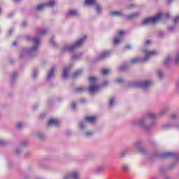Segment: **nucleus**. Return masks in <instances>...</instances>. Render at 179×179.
<instances>
[{"mask_svg":"<svg viewBox=\"0 0 179 179\" xmlns=\"http://www.w3.org/2000/svg\"><path fill=\"white\" fill-rule=\"evenodd\" d=\"M155 117H157L156 114H155L154 113H151L149 114L148 118L140 119L136 122V125H138V127H140V128H142L145 131H148L149 128L152 127V124H148V119L150 118V120H154Z\"/></svg>","mask_w":179,"mask_h":179,"instance_id":"f03ea898","label":"nucleus"},{"mask_svg":"<svg viewBox=\"0 0 179 179\" xmlns=\"http://www.w3.org/2000/svg\"><path fill=\"white\" fill-rule=\"evenodd\" d=\"M79 127H80V129H83L85 128V124L81 122V123H80Z\"/></svg>","mask_w":179,"mask_h":179,"instance_id":"f704fd0d","label":"nucleus"},{"mask_svg":"<svg viewBox=\"0 0 179 179\" xmlns=\"http://www.w3.org/2000/svg\"><path fill=\"white\" fill-rule=\"evenodd\" d=\"M96 10L98 13L100 12V6H96Z\"/></svg>","mask_w":179,"mask_h":179,"instance_id":"09e8293b","label":"nucleus"},{"mask_svg":"<svg viewBox=\"0 0 179 179\" xmlns=\"http://www.w3.org/2000/svg\"><path fill=\"white\" fill-rule=\"evenodd\" d=\"M176 83H179V78H178V79Z\"/></svg>","mask_w":179,"mask_h":179,"instance_id":"4d7b16f0","label":"nucleus"},{"mask_svg":"<svg viewBox=\"0 0 179 179\" xmlns=\"http://www.w3.org/2000/svg\"><path fill=\"white\" fill-rule=\"evenodd\" d=\"M13 45L14 47H16V42H13Z\"/></svg>","mask_w":179,"mask_h":179,"instance_id":"3c124183","label":"nucleus"},{"mask_svg":"<svg viewBox=\"0 0 179 179\" xmlns=\"http://www.w3.org/2000/svg\"><path fill=\"white\" fill-rule=\"evenodd\" d=\"M122 15V12L121 11H113L110 13L111 16H121Z\"/></svg>","mask_w":179,"mask_h":179,"instance_id":"6ab92c4d","label":"nucleus"},{"mask_svg":"<svg viewBox=\"0 0 179 179\" xmlns=\"http://www.w3.org/2000/svg\"><path fill=\"white\" fill-rule=\"evenodd\" d=\"M115 101V100L114 99V98H110V101H109V106L110 107H113L114 106Z\"/></svg>","mask_w":179,"mask_h":179,"instance_id":"393cba45","label":"nucleus"},{"mask_svg":"<svg viewBox=\"0 0 179 179\" xmlns=\"http://www.w3.org/2000/svg\"><path fill=\"white\" fill-rule=\"evenodd\" d=\"M50 43H54V39H51Z\"/></svg>","mask_w":179,"mask_h":179,"instance_id":"864d4df0","label":"nucleus"},{"mask_svg":"<svg viewBox=\"0 0 179 179\" xmlns=\"http://www.w3.org/2000/svg\"><path fill=\"white\" fill-rule=\"evenodd\" d=\"M116 82H117V83H122V78H117Z\"/></svg>","mask_w":179,"mask_h":179,"instance_id":"e433bc0d","label":"nucleus"},{"mask_svg":"<svg viewBox=\"0 0 179 179\" xmlns=\"http://www.w3.org/2000/svg\"><path fill=\"white\" fill-rule=\"evenodd\" d=\"M176 90L179 92V83H176Z\"/></svg>","mask_w":179,"mask_h":179,"instance_id":"37998d69","label":"nucleus"},{"mask_svg":"<svg viewBox=\"0 0 179 179\" xmlns=\"http://www.w3.org/2000/svg\"><path fill=\"white\" fill-rule=\"evenodd\" d=\"M175 64H176V65H178V64H179V52L177 53V55H176V56Z\"/></svg>","mask_w":179,"mask_h":179,"instance_id":"a878e982","label":"nucleus"},{"mask_svg":"<svg viewBox=\"0 0 179 179\" xmlns=\"http://www.w3.org/2000/svg\"><path fill=\"white\" fill-rule=\"evenodd\" d=\"M55 75V67L53 66L52 67L50 72L48 73L47 79L49 80V79H51V78H54Z\"/></svg>","mask_w":179,"mask_h":179,"instance_id":"9b49d317","label":"nucleus"},{"mask_svg":"<svg viewBox=\"0 0 179 179\" xmlns=\"http://www.w3.org/2000/svg\"><path fill=\"white\" fill-rule=\"evenodd\" d=\"M108 55H110V51H105L99 55V59H104V58H107Z\"/></svg>","mask_w":179,"mask_h":179,"instance_id":"ddd939ff","label":"nucleus"},{"mask_svg":"<svg viewBox=\"0 0 179 179\" xmlns=\"http://www.w3.org/2000/svg\"><path fill=\"white\" fill-rule=\"evenodd\" d=\"M108 83V82L106 81V82L103 83V86H107Z\"/></svg>","mask_w":179,"mask_h":179,"instance_id":"8fccbe9b","label":"nucleus"},{"mask_svg":"<svg viewBox=\"0 0 179 179\" xmlns=\"http://www.w3.org/2000/svg\"><path fill=\"white\" fill-rule=\"evenodd\" d=\"M139 16V13H135L134 14H131L129 16H127V19H129V20H132V19H136V17H138Z\"/></svg>","mask_w":179,"mask_h":179,"instance_id":"f3484780","label":"nucleus"},{"mask_svg":"<svg viewBox=\"0 0 179 179\" xmlns=\"http://www.w3.org/2000/svg\"><path fill=\"white\" fill-rule=\"evenodd\" d=\"M158 76H159V78H162V71H158Z\"/></svg>","mask_w":179,"mask_h":179,"instance_id":"a19ab883","label":"nucleus"},{"mask_svg":"<svg viewBox=\"0 0 179 179\" xmlns=\"http://www.w3.org/2000/svg\"><path fill=\"white\" fill-rule=\"evenodd\" d=\"M59 124V120L57 119L52 118L49 120L48 125H58Z\"/></svg>","mask_w":179,"mask_h":179,"instance_id":"f8f14e48","label":"nucleus"},{"mask_svg":"<svg viewBox=\"0 0 179 179\" xmlns=\"http://www.w3.org/2000/svg\"><path fill=\"white\" fill-rule=\"evenodd\" d=\"M5 144V141L2 139H0V145H4Z\"/></svg>","mask_w":179,"mask_h":179,"instance_id":"c03bdc74","label":"nucleus"},{"mask_svg":"<svg viewBox=\"0 0 179 179\" xmlns=\"http://www.w3.org/2000/svg\"><path fill=\"white\" fill-rule=\"evenodd\" d=\"M171 118H172V120H176V118H177V115H176V114L172 115Z\"/></svg>","mask_w":179,"mask_h":179,"instance_id":"ea45409f","label":"nucleus"},{"mask_svg":"<svg viewBox=\"0 0 179 179\" xmlns=\"http://www.w3.org/2000/svg\"><path fill=\"white\" fill-rule=\"evenodd\" d=\"M127 68V64H123V65H122L120 68H119V69H120V71H125V69Z\"/></svg>","mask_w":179,"mask_h":179,"instance_id":"c756f323","label":"nucleus"},{"mask_svg":"<svg viewBox=\"0 0 179 179\" xmlns=\"http://www.w3.org/2000/svg\"><path fill=\"white\" fill-rule=\"evenodd\" d=\"M122 170H123V171H129V166H128V165H123L122 166Z\"/></svg>","mask_w":179,"mask_h":179,"instance_id":"bb28decb","label":"nucleus"},{"mask_svg":"<svg viewBox=\"0 0 179 179\" xmlns=\"http://www.w3.org/2000/svg\"><path fill=\"white\" fill-rule=\"evenodd\" d=\"M165 17H166V18L170 17V14H169V13H166L165 14Z\"/></svg>","mask_w":179,"mask_h":179,"instance_id":"a18cd8bd","label":"nucleus"},{"mask_svg":"<svg viewBox=\"0 0 179 179\" xmlns=\"http://www.w3.org/2000/svg\"><path fill=\"white\" fill-rule=\"evenodd\" d=\"M152 179H156V178H152Z\"/></svg>","mask_w":179,"mask_h":179,"instance_id":"052dcab7","label":"nucleus"},{"mask_svg":"<svg viewBox=\"0 0 179 179\" xmlns=\"http://www.w3.org/2000/svg\"><path fill=\"white\" fill-rule=\"evenodd\" d=\"M121 43V38H115L113 39V43L117 45V44H120Z\"/></svg>","mask_w":179,"mask_h":179,"instance_id":"b1692460","label":"nucleus"},{"mask_svg":"<svg viewBox=\"0 0 179 179\" xmlns=\"http://www.w3.org/2000/svg\"><path fill=\"white\" fill-rule=\"evenodd\" d=\"M69 76V68H65L64 69L63 77L66 79Z\"/></svg>","mask_w":179,"mask_h":179,"instance_id":"dca6fc26","label":"nucleus"},{"mask_svg":"<svg viewBox=\"0 0 179 179\" xmlns=\"http://www.w3.org/2000/svg\"><path fill=\"white\" fill-rule=\"evenodd\" d=\"M38 138H39L40 139H42L43 134H38Z\"/></svg>","mask_w":179,"mask_h":179,"instance_id":"79ce46f5","label":"nucleus"},{"mask_svg":"<svg viewBox=\"0 0 179 179\" xmlns=\"http://www.w3.org/2000/svg\"><path fill=\"white\" fill-rule=\"evenodd\" d=\"M89 80L91 85L88 88L90 93H96V92H99L100 87L96 85L97 83V78H96V77H90Z\"/></svg>","mask_w":179,"mask_h":179,"instance_id":"39448f33","label":"nucleus"},{"mask_svg":"<svg viewBox=\"0 0 179 179\" xmlns=\"http://www.w3.org/2000/svg\"><path fill=\"white\" fill-rule=\"evenodd\" d=\"M110 72H111V71L110 69H103L101 71V74L106 76V75H108L109 73H110Z\"/></svg>","mask_w":179,"mask_h":179,"instance_id":"5701e85b","label":"nucleus"},{"mask_svg":"<svg viewBox=\"0 0 179 179\" xmlns=\"http://www.w3.org/2000/svg\"><path fill=\"white\" fill-rule=\"evenodd\" d=\"M86 41V36H83L81 39L77 41L74 45H67L62 48V51H72L75 48H79Z\"/></svg>","mask_w":179,"mask_h":179,"instance_id":"20e7f679","label":"nucleus"},{"mask_svg":"<svg viewBox=\"0 0 179 179\" xmlns=\"http://www.w3.org/2000/svg\"><path fill=\"white\" fill-rule=\"evenodd\" d=\"M55 5V1L54 0H52L49 1L46 4H41L37 6V10H43L45 8H47L48 6L49 8H52Z\"/></svg>","mask_w":179,"mask_h":179,"instance_id":"6e6552de","label":"nucleus"},{"mask_svg":"<svg viewBox=\"0 0 179 179\" xmlns=\"http://www.w3.org/2000/svg\"><path fill=\"white\" fill-rule=\"evenodd\" d=\"M85 89L83 87H78L76 89V92L77 93H81V92H83Z\"/></svg>","mask_w":179,"mask_h":179,"instance_id":"cd10ccee","label":"nucleus"},{"mask_svg":"<svg viewBox=\"0 0 179 179\" xmlns=\"http://www.w3.org/2000/svg\"><path fill=\"white\" fill-rule=\"evenodd\" d=\"M175 156V154L173 152H166L161 155L162 159H166V157H173Z\"/></svg>","mask_w":179,"mask_h":179,"instance_id":"4468645a","label":"nucleus"},{"mask_svg":"<svg viewBox=\"0 0 179 179\" xmlns=\"http://www.w3.org/2000/svg\"><path fill=\"white\" fill-rule=\"evenodd\" d=\"M118 34H119V36H124V31H119Z\"/></svg>","mask_w":179,"mask_h":179,"instance_id":"58836bf2","label":"nucleus"},{"mask_svg":"<svg viewBox=\"0 0 179 179\" xmlns=\"http://www.w3.org/2000/svg\"><path fill=\"white\" fill-rule=\"evenodd\" d=\"M126 48L129 49L131 48V46H126Z\"/></svg>","mask_w":179,"mask_h":179,"instance_id":"5fc2aeb1","label":"nucleus"},{"mask_svg":"<svg viewBox=\"0 0 179 179\" xmlns=\"http://www.w3.org/2000/svg\"><path fill=\"white\" fill-rule=\"evenodd\" d=\"M171 59V55H168L165 58V60L164 62V64L165 65H169L170 64V60Z\"/></svg>","mask_w":179,"mask_h":179,"instance_id":"a211bd4d","label":"nucleus"},{"mask_svg":"<svg viewBox=\"0 0 179 179\" xmlns=\"http://www.w3.org/2000/svg\"><path fill=\"white\" fill-rule=\"evenodd\" d=\"M20 0H14V2H19Z\"/></svg>","mask_w":179,"mask_h":179,"instance_id":"6e6d98bb","label":"nucleus"},{"mask_svg":"<svg viewBox=\"0 0 179 179\" xmlns=\"http://www.w3.org/2000/svg\"><path fill=\"white\" fill-rule=\"evenodd\" d=\"M68 15L69 16H76V15H78V11L76 10H71L69 11Z\"/></svg>","mask_w":179,"mask_h":179,"instance_id":"aec40b11","label":"nucleus"},{"mask_svg":"<svg viewBox=\"0 0 179 179\" xmlns=\"http://www.w3.org/2000/svg\"><path fill=\"white\" fill-rule=\"evenodd\" d=\"M153 82L145 80V81H138L133 84L134 87H141V89H148L149 86L152 85Z\"/></svg>","mask_w":179,"mask_h":179,"instance_id":"0eeeda50","label":"nucleus"},{"mask_svg":"<svg viewBox=\"0 0 179 179\" xmlns=\"http://www.w3.org/2000/svg\"><path fill=\"white\" fill-rule=\"evenodd\" d=\"M71 108H72L73 110H75V108H76V104L75 103V102H73V103H71Z\"/></svg>","mask_w":179,"mask_h":179,"instance_id":"72a5a7b5","label":"nucleus"},{"mask_svg":"<svg viewBox=\"0 0 179 179\" xmlns=\"http://www.w3.org/2000/svg\"><path fill=\"white\" fill-rule=\"evenodd\" d=\"M85 120L87 122H91L92 124H93V122H96L97 117L94 116H87L85 117Z\"/></svg>","mask_w":179,"mask_h":179,"instance_id":"9d476101","label":"nucleus"},{"mask_svg":"<svg viewBox=\"0 0 179 179\" xmlns=\"http://www.w3.org/2000/svg\"><path fill=\"white\" fill-rule=\"evenodd\" d=\"M27 25V22L24 21L22 23V27H26V26Z\"/></svg>","mask_w":179,"mask_h":179,"instance_id":"4c0bfd02","label":"nucleus"},{"mask_svg":"<svg viewBox=\"0 0 179 179\" xmlns=\"http://www.w3.org/2000/svg\"><path fill=\"white\" fill-rule=\"evenodd\" d=\"M23 127V124L21 122H18L16 124V128H17L18 129H20V128H22Z\"/></svg>","mask_w":179,"mask_h":179,"instance_id":"7c9ffc66","label":"nucleus"},{"mask_svg":"<svg viewBox=\"0 0 179 179\" xmlns=\"http://www.w3.org/2000/svg\"><path fill=\"white\" fill-rule=\"evenodd\" d=\"M85 3L89 6H92V5H97L96 0H85Z\"/></svg>","mask_w":179,"mask_h":179,"instance_id":"2eb2a0df","label":"nucleus"},{"mask_svg":"<svg viewBox=\"0 0 179 179\" xmlns=\"http://www.w3.org/2000/svg\"><path fill=\"white\" fill-rule=\"evenodd\" d=\"M129 7H130V8L132 7V5H130Z\"/></svg>","mask_w":179,"mask_h":179,"instance_id":"bf43d9fd","label":"nucleus"},{"mask_svg":"<svg viewBox=\"0 0 179 179\" xmlns=\"http://www.w3.org/2000/svg\"><path fill=\"white\" fill-rule=\"evenodd\" d=\"M82 72H83L82 70H78L77 71L75 72L73 77L78 78V76H80V75H82Z\"/></svg>","mask_w":179,"mask_h":179,"instance_id":"412c9836","label":"nucleus"},{"mask_svg":"<svg viewBox=\"0 0 179 179\" xmlns=\"http://www.w3.org/2000/svg\"><path fill=\"white\" fill-rule=\"evenodd\" d=\"M172 0H167V3H170V2H171Z\"/></svg>","mask_w":179,"mask_h":179,"instance_id":"603ef678","label":"nucleus"},{"mask_svg":"<svg viewBox=\"0 0 179 179\" xmlns=\"http://www.w3.org/2000/svg\"><path fill=\"white\" fill-rule=\"evenodd\" d=\"M15 153H16V155H19V153H20V150L17 149V150H15Z\"/></svg>","mask_w":179,"mask_h":179,"instance_id":"de8ad7c7","label":"nucleus"},{"mask_svg":"<svg viewBox=\"0 0 179 179\" xmlns=\"http://www.w3.org/2000/svg\"><path fill=\"white\" fill-rule=\"evenodd\" d=\"M80 175L78 171H73L64 176V179H80Z\"/></svg>","mask_w":179,"mask_h":179,"instance_id":"1a4fd4ad","label":"nucleus"},{"mask_svg":"<svg viewBox=\"0 0 179 179\" xmlns=\"http://www.w3.org/2000/svg\"><path fill=\"white\" fill-rule=\"evenodd\" d=\"M148 44H150V41H146L145 43V45H148Z\"/></svg>","mask_w":179,"mask_h":179,"instance_id":"49530a36","label":"nucleus"},{"mask_svg":"<svg viewBox=\"0 0 179 179\" xmlns=\"http://www.w3.org/2000/svg\"><path fill=\"white\" fill-rule=\"evenodd\" d=\"M32 76L33 78H36L37 76V71H34L32 73Z\"/></svg>","mask_w":179,"mask_h":179,"instance_id":"c9c22d12","label":"nucleus"},{"mask_svg":"<svg viewBox=\"0 0 179 179\" xmlns=\"http://www.w3.org/2000/svg\"><path fill=\"white\" fill-rule=\"evenodd\" d=\"M162 19V13H158L157 15L152 17H148L143 20L142 23L143 24H155V23H157V22H159Z\"/></svg>","mask_w":179,"mask_h":179,"instance_id":"423d86ee","label":"nucleus"},{"mask_svg":"<svg viewBox=\"0 0 179 179\" xmlns=\"http://www.w3.org/2000/svg\"><path fill=\"white\" fill-rule=\"evenodd\" d=\"M145 57L143 59L139 58H134L131 59L130 62L131 64H138L139 62H146V61H148L152 57H155L159 54L157 51L156 50H151L149 51L148 50H144Z\"/></svg>","mask_w":179,"mask_h":179,"instance_id":"f257e3e1","label":"nucleus"},{"mask_svg":"<svg viewBox=\"0 0 179 179\" xmlns=\"http://www.w3.org/2000/svg\"><path fill=\"white\" fill-rule=\"evenodd\" d=\"M47 33V30L44 29L38 32V36H44Z\"/></svg>","mask_w":179,"mask_h":179,"instance_id":"c85d7f7f","label":"nucleus"},{"mask_svg":"<svg viewBox=\"0 0 179 179\" xmlns=\"http://www.w3.org/2000/svg\"><path fill=\"white\" fill-rule=\"evenodd\" d=\"M0 12H1V8H0Z\"/></svg>","mask_w":179,"mask_h":179,"instance_id":"680f3d73","label":"nucleus"},{"mask_svg":"<svg viewBox=\"0 0 179 179\" xmlns=\"http://www.w3.org/2000/svg\"><path fill=\"white\" fill-rule=\"evenodd\" d=\"M106 170V166H99L97 169H96V172L97 173H101V171H104Z\"/></svg>","mask_w":179,"mask_h":179,"instance_id":"4be33fe9","label":"nucleus"},{"mask_svg":"<svg viewBox=\"0 0 179 179\" xmlns=\"http://www.w3.org/2000/svg\"><path fill=\"white\" fill-rule=\"evenodd\" d=\"M29 40H31L32 43H34V47H32L29 50H24L22 54H31L33 52H36L37 50H38V44H40V38H31L29 37Z\"/></svg>","mask_w":179,"mask_h":179,"instance_id":"7ed1b4c3","label":"nucleus"},{"mask_svg":"<svg viewBox=\"0 0 179 179\" xmlns=\"http://www.w3.org/2000/svg\"><path fill=\"white\" fill-rule=\"evenodd\" d=\"M140 146L138 143H136L134 145V149H135L136 150H138Z\"/></svg>","mask_w":179,"mask_h":179,"instance_id":"2f4dec72","label":"nucleus"},{"mask_svg":"<svg viewBox=\"0 0 179 179\" xmlns=\"http://www.w3.org/2000/svg\"><path fill=\"white\" fill-rule=\"evenodd\" d=\"M161 113H162V114H164V110H162Z\"/></svg>","mask_w":179,"mask_h":179,"instance_id":"13d9d810","label":"nucleus"},{"mask_svg":"<svg viewBox=\"0 0 179 179\" xmlns=\"http://www.w3.org/2000/svg\"><path fill=\"white\" fill-rule=\"evenodd\" d=\"M93 135V132L89 131L85 133V136H92Z\"/></svg>","mask_w":179,"mask_h":179,"instance_id":"473e14b6","label":"nucleus"}]
</instances>
